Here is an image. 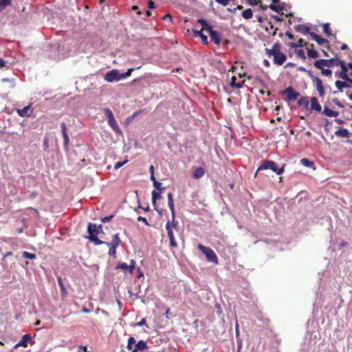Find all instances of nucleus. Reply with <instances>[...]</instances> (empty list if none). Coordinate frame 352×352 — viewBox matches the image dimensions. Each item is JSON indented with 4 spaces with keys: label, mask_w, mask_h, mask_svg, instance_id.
I'll return each mask as SVG.
<instances>
[{
    "label": "nucleus",
    "mask_w": 352,
    "mask_h": 352,
    "mask_svg": "<svg viewBox=\"0 0 352 352\" xmlns=\"http://www.w3.org/2000/svg\"><path fill=\"white\" fill-rule=\"evenodd\" d=\"M134 69V68H130L126 73H120L118 69H111L105 74L104 79L107 82H118L130 76Z\"/></svg>",
    "instance_id": "1"
},
{
    "label": "nucleus",
    "mask_w": 352,
    "mask_h": 352,
    "mask_svg": "<svg viewBox=\"0 0 352 352\" xmlns=\"http://www.w3.org/2000/svg\"><path fill=\"white\" fill-rule=\"evenodd\" d=\"M178 222L176 220L168 221L166 225V229L170 239V245L172 247H176L177 243L175 239L174 230L177 229Z\"/></svg>",
    "instance_id": "2"
},
{
    "label": "nucleus",
    "mask_w": 352,
    "mask_h": 352,
    "mask_svg": "<svg viewBox=\"0 0 352 352\" xmlns=\"http://www.w3.org/2000/svg\"><path fill=\"white\" fill-rule=\"evenodd\" d=\"M268 54L274 57L275 63L281 65L286 60V56L281 53L278 46L274 45L272 49L267 50Z\"/></svg>",
    "instance_id": "3"
},
{
    "label": "nucleus",
    "mask_w": 352,
    "mask_h": 352,
    "mask_svg": "<svg viewBox=\"0 0 352 352\" xmlns=\"http://www.w3.org/2000/svg\"><path fill=\"white\" fill-rule=\"evenodd\" d=\"M104 114L108 120V124L111 128L118 134H121L122 131L113 116L111 109L106 108L104 109Z\"/></svg>",
    "instance_id": "4"
},
{
    "label": "nucleus",
    "mask_w": 352,
    "mask_h": 352,
    "mask_svg": "<svg viewBox=\"0 0 352 352\" xmlns=\"http://www.w3.org/2000/svg\"><path fill=\"white\" fill-rule=\"evenodd\" d=\"M284 168L285 165H283L280 168H278L277 164L274 162L265 161L258 168L257 171L270 169L278 175H280L284 172Z\"/></svg>",
    "instance_id": "5"
},
{
    "label": "nucleus",
    "mask_w": 352,
    "mask_h": 352,
    "mask_svg": "<svg viewBox=\"0 0 352 352\" xmlns=\"http://www.w3.org/2000/svg\"><path fill=\"white\" fill-rule=\"evenodd\" d=\"M197 248L205 254L207 260L209 262L217 264L218 259L217 256L215 254L214 252L210 248L206 247L201 244H199Z\"/></svg>",
    "instance_id": "6"
},
{
    "label": "nucleus",
    "mask_w": 352,
    "mask_h": 352,
    "mask_svg": "<svg viewBox=\"0 0 352 352\" xmlns=\"http://www.w3.org/2000/svg\"><path fill=\"white\" fill-rule=\"evenodd\" d=\"M120 242V239L118 235H115L112 241L110 243H108V245L110 247L109 250V254L111 256H115L116 253V247L118 245Z\"/></svg>",
    "instance_id": "7"
},
{
    "label": "nucleus",
    "mask_w": 352,
    "mask_h": 352,
    "mask_svg": "<svg viewBox=\"0 0 352 352\" xmlns=\"http://www.w3.org/2000/svg\"><path fill=\"white\" fill-rule=\"evenodd\" d=\"M135 267V262L132 260L129 265L125 263H119L116 266V269L126 270H128L129 274H131Z\"/></svg>",
    "instance_id": "8"
},
{
    "label": "nucleus",
    "mask_w": 352,
    "mask_h": 352,
    "mask_svg": "<svg viewBox=\"0 0 352 352\" xmlns=\"http://www.w3.org/2000/svg\"><path fill=\"white\" fill-rule=\"evenodd\" d=\"M313 82H314L316 89L319 93L320 96H323L324 94V90L322 86V82L318 78H314Z\"/></svg>",
    "instance_id": "9"
},
{
    "label": "nucleus",
    "mask_w": 352,
    "mask_h": 352,
    "mask_svg": "<svg viewBox=\"0 0 352 352\" xmlns=\"http://www.w3.org/2000/svg\"><path fill=\"white\" fill-rule=\"evenodd\" d=\"M146 349V343L142 340L139 341L135 344L133 349H131L132 352H144Z\"/></svg>",
    "instance_id": "10"
},
{
    "label": "nucleus",
    "mask_w": 352,
    "mask_h": 352,
    "mask_svg": "<svg viewBox=\"0 0 352 352\" xmlns=\"http://www.w3.org/2000/svg\"><path fill=\"white\" fill-rule=\"evenodd\" d=\"M30 339L31 336L29 334L24 335L21 340L14 346V349H17L19 346L26 347Z\"/></svg>",
    "instance_id": "11"
},
{
    "label": "nucleus",
    "mask_w": 352,
    "mask_h": 352,
    "mask_svg": "<svg viewBox=\"0 0 352 352\" xmlns=\"http://www.w3.org/2000/svg\"><path fill=\"white\" fill-rule=\"evenodd\" d=\"M309 101H310V107H309L310 110H315L317 111H320L322 110V107H321L320 104L318 103V99L316 98L312 97Z\"/></svg>",
    "instance_id": "12"
},
{
    "label": "nucleus",
    "mask_w": 352,
    "mask_h": 352,
    "mask_svg": "<svg viewBox=\"0 0 352 352\" xmlns=\"http://www.w3.org/2000/svg\"><path fill=\"white\" fill-rule=\"evenodd\" d=\"M205 174V170L201 167H193L192 168V177L195 179H199L202 177Z\"/></svg>",
    "instance_id": "13"
},
{
    "label": "nucleus",
    "mask_w": 352,
    "mask_h": 352,
    "mask_svg": "<svg viewBox=\"0 0 352 352\" xmlns=\"http://www.w3.org/2000/svg\"><path fill=\"white\" fill-rule=\"evenodd\" d=\"M269 8L278 13L283 10V7L276 0H272V3L269 6Z\"/></svg>",
    "instance_id": "14"
},
{
    "label": "nucleus",
    "mask_w": 352,
    "mask_h": 352,
    "mask_svg": "<svg viewBox=\"0 0 352 352\" xmlns=\"http://www.w3.org/2000/svg\"><path fill=\"white\" fill-rule=\"evenodd\" d=\"M89 233L90 234L89 239L91 241H94L96 244H101L102 242L100 241L98 237L97 234H94L92 230V225L89 224L88 227Z\"/></svg>",
    "instance_id": "15"
},
{
    "label": "nucleus",
    "mask_w": 352,
    "mask_h": 352,
    "mask_svg": "<svg viewBox=\"0 0 352 352\" xmlns=\"http://www.w3.org/2000/svg\"><path fill=\"white\" fill-rule=\"evenodd\" d=\"M208 32L210 34V36L211 38V40L215 44L219 45V43H220V41H221L220 36L219 35V34L217 32L212 30V29L210 30H209Z\"/></svg>",
    "instance_id": "16"
},
{
    "label": "nucleus",
    "mask_w": 352,
    "mask_h": 352,
    "mask_svg": "<svg viewBox=\"0 0 352 352\" xmlns=\"http://www.w3.org/2000/svg\"><path fill=\"white\" fill-rule=\"evenodd\" d=\"M30 105H28L21 109H17L18 114L21 117H26L30 115Z\"/></svg>",
    "instance_id": "17"
},
{
    "label": "nucleus",
    "mask_w": 352,
    "mask_h": 352,
    "mask_svg": "<svg viewBox=\"0 0 352 352\" xmlns=\"http://www.w3.org/2000/svg\"><path fill=\"white\" fill-rule=\"evenodd\" d=\"M327 61L326 59H320L318 60L315 62L314 65L316 67L320 69H323V68L327 67Z\"/></svg>",
    "instance_id": "18"
},
{
    "label": "nucleus",
    "mask_w": 352,
    "mask_h": 352,
    "mask_svg": "<svg viewBox=\"0 0 352 352\" xmlns=\"http://www.w3.org/2000/svg\"><path fill=\"white\" fill-rule=\"evenodd\" d=\"M197 23H199L202 26V30H206L208 32L209 30H210L212 29V28L209 25V24L204 19H198Z\"/></svg>",
    "instance_id": "19"
},
{
    "label": "nucleus",
    "mask_w": 352,
    "mask_h": 352,
    "mask_svg": "<svg viewBox=\"0 0 352 352\" xmlns=\"http://www.w3.org/2000/svg\"><path fill=\"white\" fill-rule=\"evenodd\" d=\"M323 113L328 117H337L338 116V112L333 111L327 107H324Z\"/></svg>",
    "instance_id": "20"
},
{
    "label": "nucleus",
    "mask_w": 352,
    "mask_h": 352,
    "mask_svg": "<svg viewBox=\"0 0 352 352\" xmlns=\"http://www.w3.org/2000/svg\"><path fill=\"white\" fill-rule=\"evenodd\" d=\"M300 163L306 166V167H310V168H312L313 169H315V166H314V162H311V161H309L308 159L307 158H302L300 160Z\"/></svg>",
    "instance_id": "21"
},
{
    "label": "nucleus",
    "mask_w": 352,
    "mask_h": 352,
    "mask_svg": "<svg viewBox=\"0 0 352 352\" xmlns=\"http://www.w3.org/2000/svg\"><path fill=\"white\" fill-rule=\"evenodd\" d=\"M193 32L196 34V36H197L201 38V41H202L203 43H204V44H207L208 43V38H207V36L206 35H204L202 33V31L193 30Z\"/></svg>",
    "instance_id": "22"
},
{
    "label": "nucleus",
    "mask_w": 352,
    "mask_h": 352,
    "mask_svg": "<svg viewBox=\"0 0 352 352\" xmlns=\"http://www.w3.org/2000/svg\"><path fill=\"white\" fill-rule=\"evenodd\" d=\"M311 35L313 39H314L316 41H317L319 44H323L327 42L326 39L320 37V36L317 35L315 33H311Z\"/></svg>",
    "instance_id": "23"
},
{
    "label": "nucleus",
    "mask_w": 352,
    "mask_h": 352,
    "mask_svg": "<svg viewBox=\"0 0 352 352\" xmlns=\"http://www.w3.org/2000/svg\"><path fill=\"white\" fill-rule=\"evenodd\" d=\"M161 198V193L160 192H157L153 190L152 192V201L153 204H155L156 201Z\"/></svg>",
    "instance_id": "24"
},
{
    "label": "nucleus",
    "mask_w": 352,
    "mask_h": 352,
    "mask_svg": "<svg viewBox=\"0 0 352 352\" xmlns=\"http://www.w3.org/2000/svg\"><path fill=\"white\" fill-rule=\"evenodd\" d=\"M135 342V339L133 337H130L128 340L127 349L129 350L133 349V347H134L135 344H136Z\"/></svg>",
    "instance_id": "25"
},
{
    "label": "nucleus",
    "mask_w": 352,
    "mask_h": 352,
    "mask_svg": "<svg viewBox=\"0 0 352 352\" xmlns=\"http://www.w3.org/2000/svg\"><path fill=\"white\" fill-rule=\"evenodd\" d=\"M295 54H296V56L302 59H305V52H304V50L301 48H296L295 49Z\"/></svg>",
    "instance_id": "26"
},
{
    "label": "nucleus",
    "mask_w": 352,
    "mask_h": 352,
    "mask_svg": "<svg viewBox=\"0 0 352 352\" xmlns=\"http://www.w3.org/2000/svg\"><path fill=\"white\" fill-rule=\"evenodd\" d=\"M300 104L303 105L306 109H309L310 101L308 98H305L300 100Z\"/></svg>",
    "instance_id": "27"
},
{
    "label": "nucleus",
    "mask_w": 352,
    "mask_h": 352,
    "mask_svg": "<svg viewBox=\"0 0 352 352\" xmlns=\"http://www.w3.org/2000/svg\"><path fill=\"white\" fill-rule=\"evenodd\" d=\"M236 76H232V80H231V82H230V85L232 87L241 88L242 87V83H241V82H236Z\"/></svg>",
    "instance_id": "28"
},
{
    "label": "nucleus",
    "mask_w": 352,
    "mask_h": 352,
    "mask_svg": "<svg viewBox=\"0 0 352 352\" xmlns=\"http://www.w3.org/2000/svg\"><path fill=\"white\" fill-rule=\"evenodd\" d=\"M242 15L246 19H250L252 16V10L250 8L245 10L243 12Z\"/></svg>",
    "instance_id": "29"
},
{
    "label": "nucleus",
    "mask_w": 352,
    "mask_h": 352,
    "mask_svg": "<svg viewBox=\"0 0 352 352\" xmlns=\"http://www.w3.org/2000/svg\"><path fill=\"white\" fill-rule=\"evenodd\" d=\"M336 135L340 137L345 138L348 136V131L345 129H340L336 132Z\"/></svg>",
    "instance_id": "30"
},
{
    "label": "nucleus",
    "mask_w": 352,
    "mask_h": 352,
    "mask_svg": "<svg viewBox=\"0 0 352 352\" xmlns=\"http://www.w3.org/2000/svg\"><path fill=\"white\" fill-rule=\"evenodd\" d=\"M11 2V0H0V12L7 7Z\"/></svg>",
    "instance_id": "31"
},
{
    "label": "nucleus",
    "mask_w": 352,
    "mask_h": 352,
    "mask_svg": "<svg viewBox=\"0 0 352 352\" xmlns=\"http://www.w3.org/2000/svg\"><path fill=\"white\" fill-rule=\"evenodd\" d=\"M62 129H63V138H64L65 143L67 144L68 142H69V137H68V135L67 134L66 126H65V124H62Z\"/></svg>",
    "instance_id": "32"
},
{
    "label": "nucleus",
    "mask_w": 352,
    "mask_h": 352,
    "mask_svg": "<svg viewBox=\"0 0 352 352\" xmlns=\"http://www.w3.org/2000/svg\"><path fill=\"white\" fill-rule=\"evenodd\" d=\"M168 206L171 211L172 220H175V212L174 202L168 203Z\"/></svg>",
    "instance_id": "33"
},
{
    "label": "nucleus",
    "mask_w": 352,
    "mask_h": 352,
    "mask_svg": "<svg viewBox=\"0 0 352 352\" xmlns=\"http://www.w3.org/2000/svg\"><path fill=\"white\" fill-rule=\"evenodd\" d=\"M168 206L171 211L172 220H175V212L174 202L168 203Z\"/></svg>",
    "instance_id": "34"
},
{
    "label": "nucleus",
    "mask_w": 352,
    "mask_h": 352,
    "mask_svg": "<svg viewBox=\"0 0 352 352\" xmlns=\"http://www.w3.org/2000/svg\"><path fill=\"white\" fill-rule=\"evenodd\" d=\"M336 86L338 89L342 91L343 88L346 87V84L344 82L338 80L336 82Z\"/></svg>",
    "instance_id": "35"
},
{
    "label": "nucleus",
    "mask_w": 352,
    "mask_h": 352,
    "mask_svg": "<svg viewBox=\"0 0 352 352\" xmlns=\"http://www.w3.org/2000/svg\"><path fill=\"white\" fill-rule=\"evenodd\" d=\"M23 256L25 258H28V259H34L36 256L34 254H32V253H30V252H24L23 253Z\"/></svg>",
    "instance_id": "36"
},
{
    "label": "nucleus",
    "mask_w": 352,
    "mask_h": 352,
    "mask_svg": "<svg viewBox=\"0 0 352 352\" xmlns=\"http://www.w3.org/2000/svg\"><path fill=\"white\" fill-rule=\"evenodd\" d=\"M303 45V41L302 40H299L298 43H292L291 44H289V46L292 48H295L296 49L298 47H302Z\"/></svg>",
    "instance_id": "37"
},
{
    "label": "nucleus",
    "mask_w": 352,
    "mask_h": 352,
    "mask_svg": "<svg viewBox=\"0 0 352 352\" xmlns=\"http://www.w3.org/2000/svg\"><path fill=\"white\" fill-rule=\"evenodd\" d=\"M307 54L309 57H311V58L318 57V52L313 50H307Z\"/></svg>",
    "instance_id": "38"
},
{
    "label": "nucleus",
    "mask_w": 352,
    "mask_h": 352,
    "mask_svg": "<svg viewBox=\"0 0 352 352\" xmlns=\"http://www.w3.org/2000/svg\"><path fill=\"white\" fill-rule=\"evenodd\" d=\"M127 162H128L127 160H124L122 162H118L117 163L115 164L114 168H115V169L118 170V168L122 167L123 165L126 164Z\"/></svg>",
    "instance_id": "39"
},
{
    "label": "nucleus",
    "mask_w": 352,
    "mask_h": 352,
    "mask_svg": "<svg viewBox=\"0 0 352 352\" xmlns=\"http://www.w3.org/2000/svg\"><path fill=\"white\" fill-rule=\"evenodd\" d=\"M322 74L324 76H330L332 74V72L327 69V68H323V69H321Z\"/></svg>",
    "instance_id": "40"
},
{
    "label": "nucleus",
    "mask_w": 352,
    "mask_h": 352,
    "mask_svg": "<svg viewBox=\"0 0 352 352\" xmlns=\"http://www.w3.org/2000/svg\"><path fill=\"white\" fill-rule=\"evenodd\" d=\"M58 283L60 285L61 292H62L63 295H65L66 294V289H65V286L63 285V281L60 278L58 279Z\"/></svg>",
    "instance_id": "41"
},
{
    "label": "nucleus",
    "mask_w": 352,
    "mask_h": 352,
    "mask_svg": "<svg viewBox=\"0 0 352 352\" xmlns=\"http://www.w3.org/2000/svg\"><path fill=\"white\" fill-rule=\"evenodd\" d=\"M323 30L327 36L331 35V34L330 33V30H329V25L328 23L324 25Z\"/></svg>",
    "instance_id": "42"
},
{
    "label": "nucleus",
    "mask_w": 352,
    "mask_h": 352,
    "mask_svg": "<svg viewBox=\"0 0 352 352\" xmlns=\"http://www.w3.org/2000/svg\"><path fill=\"white\" fill-rule=\"evenodd\" d=\"M153 186L156 189H157L159 190H162L164 189V188H162V183H160L157 181H155V182L153 183Z\"/></svg>",
    "instance_id": "43"
},
{
    "label": "nucleus",
    "mask_w": 352,
    "mask_h": 352,
    "mask_svg": "<svg viewBox=\"0 0 352 352\" xmlns=\"http://www.w3.org/2000/svg\"><path fill=\"white\" fill-rule=\"evenodd\" d=\"M340 65L342 69V74H344L346 73L347 72V67L345 65V64L343 63V62H340Z\"/></svg>",
    "instance_id": "44"
},
{
    "label": "nucleus",
    "mask_w": 352,
    "mask_h": 352,
    "mask_svg": "<svg viewBox=\"0 0 352 352\" xmlns=\"http://www.w3.org/2000/svg\"><path fill=\"white\" fill-rule=\"evenodd\" d=\"M217 3L223 5V6H227L230 1V0H215Z\"/></svg>",
    "instance_id": "45"
},
{
    "label": "nucleus",
    "mask_w": 352,
    "mask_h": 352,
    "mask_svg": "<svg viewBox=\"0 0 352 352\" xmlns=\"http://www.w3.org/2000/svg\"><path fill=\"white\" fill-rule=\"evenodd\" d=\"M326 61L327 62V68L331 67H332L334 65V60H332V59L326 60Z\"/></svg>",
    "instance_id": "46"
},
{
    "label": "nucleus",
    "mask_w": 352,
    "mask_h": 352,
    "mask_svg": "<svg viewBox=\"0 0 352 352\" xmlns=\"http://www.w3.org/2000/svg\"><path fill=\"white\" fill-rule=\"evenodd\" d=\"M167 197H168V203H171V202H174L172 193L169 192L168 194Z\"/></svg>",
    "instance_id": "47"
},
{
    "label": "nucleus",
    "mask_w": 352,
    "mask_h": 352,
    "mask_svg": "<svg viewBox=\"0 0 352 352\" xmlns=\"http://www.w3.org/2000/svg\"><path fill=\"white\" fill-rule=\"evenodd\" d=\"M6 62H5L2 58H0V68H3L6 67Z\"/></svg>",
    "instance_id": "48"
},
{
    "label": "nucleus",
    "mask_w": 352,
    "mask_h": 352,
    "mask_svg": "<svg viewBox=\"0 0 352 352\" xmlns=\"http://www.w3.org/2000/svg\"><path fill=\"white\" fill-rule=\"evenodd\" d=\"M146 324V320L144 318H143L140 322H139L137 325L138 326H142V325H144Z\"/></svg>",
    "instance_id": "49"
},
{
    "label": "nucleus",
    "mask_w": 352,
    "mask_h": 352,
    "mask_svg": "<svg viewBox=\"0 0 352 352\" xmlns=\"http://www.w3.org/2000/svg\"><path fill=\"white\" fill-rule=\"evenodd\" d=\"M138 221H143L145 223L148 224V222H147V220L145 217H139L138 218Z\"/></svg>",
    "instance_id": "50"
},
{
    "label": "nucleus",
    "mask_w": 352,
    "mask_h": 352,
    "mask_svg": "<svg viewBox=\"0 0 352 352\" xmlns=\"http://www.w3.org/2000/svg\"><path fill=\"white\" fill-rule=\"evenodd\" d=\"M97 227L96 225H92V230L94 232V234H98V230H97Z\"/></svg>",
    "instance_id": "51"
},
{
    "label": "nucleus",
    "mask_w": 352,
    "mask_h": 352,
    "mask_svg": "<svg viewBox=\"0 0 352 352\" xmlns=\"http://www.w3.org/2000/svg\"><path fill=\"white\" fill-rule=\"evenodd\" d=\"M340 77L343 79H348L346 73H345V75H344V74H342V72L340 73Z\"/></svg>",
    "instance_id": "52"
},
{
    "label": "nucleus",
    "mask_w": 352,
    "mask_h": 352,
    "mask_svg": "<svg viewBox=\"0 0 352 352\" xmlns=\"http://www.w3.org/2000/svg\"><path fill=\"white\" fill-rule=\"evenodd\" d=\"M249 3L251 5H257L258 2L256 0H249Z\"/></svg>",
    "instance_id": "53"
},
{
    "label": "nucleus",
    "mask_w": 352,
    "mask_h": 352,
    "mask_svg": "<svg viewBox=\"0 0 352 352\" xmlns=\"http://www.w3.org/2000/svg\"><path fill=\"white\" fill-rule=\"evenodd\" d=\"M149 171L151 173V175H154V166L153 165L150 166Z\"/></svg>",
    "instance_id": "54"
},
{
    "label": "nucleus",
    "mask_w": 352,
    "mask_h": 352,
    "mask_svg": "<svg viewBox=\"0 0 352 352\" xmlns=\"http://www.w3.org/2000/svg\"><path fill=\"white\" fill-rule=\"evenodd\" d=\"M164 19H168L170 21H172V16L170 14H167L164 16Z\"/></svg>",
    "instance_id": "55"
},
{
    "label": "nucleus",
    "mask_w": 352,
    "mask_h": 352,
    "mask_svg": "<svg viewBox=\"0 0 352 352\" xmlns=\"http://www.w3.org/2000/svg\"><path fill=\"white\" fill-rule=\"evenodd\" d=\"M148 8H151V9H153L155 8L154 6V3L153 1H149L148 3Z\"/></svg>",
    "instance_id": "56"
},
{
    "label": "nucleus",
    "mask_w": 352,
    "mask_h": 352,
    "mask_svg": "<svg viewBox=\"0 0 352 352\" xmlns=\"http://www.w3.org/2000/svg\"><path fill=\"white\" fill-rule=\"evenodd\" d=\"M142 276H143V272L139 270H138V277L140 278Z\"/></svg>",
    "instance_id": "57"
},
{
    "label": "nucleus",
    "mask_w": 352,
    "mask_h": 352,
    "mask_svg": "<svg viewBox=\"0 0 352 352\" xmlns=\"http://www.w3.org/2000/svg\"><path fill=\"white\" fill-rule=\"evenodd\" d=\"M151 179L153 182V183L155 182V181H157L154 175H151Z\"/></svg>",
    "instance_id": "58"
},
{
    "label": "nucleus",
    "mask_w": 352,
    "mask_h": 352,
    "mask_svg": "<svg viewBox=\"0 0 352 352\" xmlns=\"http://www.w3.org/2000/svg\"><path fill=\"white\" fill-rule=\"evenodd\" d=\"M273 17L278 21L280 20V18L279 17L278 15L274 16Z\"/></svg>",
    "instance_id": "59"
},
{
    "label": "nucleus",
    "mask_w": 352,
    "mask_h": 352,
    "mask_svg": "<svg viewBox=\"0 0 352 352\" xmlns=\"http://www.w3.org/2000/svg\"><path fill=\"white\" fill-rule=\"evenodd\" d=\"M40 324H41V321L38 320H36V321L35 322V324H35L36 326H38V325H39Z\"/></svg>",
    "instance_id": "60"
},
{
    "label": "nucleus",
    "mask_w": 352,
    "mask_h": 352,
    "mask_svg": "<svg viewBox=\"0 0 352 352\" xmlns=\"http://www.w3.org/2000/svg\"><path fill=\"white\" fill-rule=\"evenodd\" d=\"M166 316L167 318H169V310H167L166 313Z\"/></svg>",
    "instance_id": "61"
},
{
    "label": "nucleus",
    "mask_w": 352,
    "mask_h": 352,
    "mask_svg": "<svg viewBox=\"0 0 352 352\" xmlns=\"http://www.w3.org/2000/svg\"><path fill=\"white\" fill-rule=\"evenodd\" d=\"M346 48V45H343L342 47H341V50H345Z\"/></svg>",
    "instance_id": "62"
},
{
    "label": "nucleus",
    "mask_w": 352,
    "mask_h": 352,
    "mask_svg": "<svg viewBox=\"0 0 352 352\" xmlns=\"http://www.w3.org/2000/svg\"><path fill=\"white\" fill-rule=\"evenodd\" d=\"M109 218L105 217L103 219L102 221L105 222L106 221L109 220Z\"/></svg>",
    "instance_id": "63"
},
{
    "label": "nucleus",
    "mask_w": 352,
    "mask_h": 352,
    "mask_svg": "<svg viewBox=\"0 0 352 352\" xmlns=\"http://www.w3.org/2000/svg\"><path fill=\"white\" fill-rule=\"evenodd\" d=\"M349 99H350L351 100H352V94H351V95L349 96Z\"/></svg>",
    "instance_id": "64"
}]
</instances>
